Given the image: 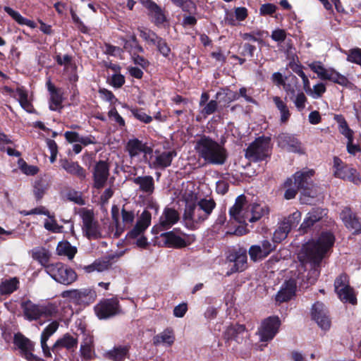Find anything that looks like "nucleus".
I'll return each instance as SVG.
<instances>
[{"mask_svg":"<svg viewBox=\"0 0 361 361\" xmlns=\"http://www.w3.org/2000/svg\"><path fill=\"white\" fill-rule=\"evenodd\" d=\"M334 235L331 232H322L317 240H312L303 245L298 254L300 264L298 266V280L303 288L314 284L319 276V265L324 254L333 246Z\"/></svg>","mask_w":361,"mask_h":361,"instance_id":"nucleus-1","label":"nucleus"},{"mask_svg":"<svg viewBox=\"0 0 361 361\" xmlns=\"http://www.w3.org/2000/svg\"><path fill=\"white\" fill-rule=\"evenodd\" d=\"M215 207L216 203L213 199L186 200L183 214L185 226L190 230L197 229L209 218Z\"/></svg>","mask_w":361,"mask_h":361,"instance_id":"nucleus-2","label":"nucleus"},{"mask_svg":"<svg viewBox=\"0 0 361 361\" xmlns=\"http://www.w3.org/2000/svg\"><path fill=\"white\" fill-rule=\"evenodd\" d=\"M195 149L199 156L210 164L221 165L227 159L226 149L224 145L205 135L197 140Z\"/></svg>","mask_w":361,"mask_h":361,"instance_id":"nucleus-3","label":"nucleus"},{"mask_svg":"<svg viewBox=\"0 0 361 361\" xmlns=\"http://www.w3.org/2000/svg\"><path fill=\"white\" fill-rule=\"evenodd\" d=\"M314 171L312 169H304L295 172L293 178V184L301 190V200L307 203L308 198H314L317 195V190L312 182Z\"/></svg>","mask_w":361,"mask_h":361,"instance_id":"nucleus-4","label":"nucleus"},{"mask_svg":"<svg viewBox=\"0 0 361 361\" xmlns=\"http://www.w3.org/2000/svg\"><path fill=\"white\" fill-rule=\"evenodd\" d=\"M20 306L25 317L29 321L37 320L41 317H51L58 312L57 306L53 303L37 305L30 300L22 302Z\"/></svg>","mask_w":361,"mask_h":361,"instance_id":"nucleus-5","label":"nucleus"},{"mask_svg":"<svg viewBox=\"0 0 361 361\" xmlns=\"http://www.w3.org/2000/svg\"><path fill=\"white\" fill-rule=\"evenodd\" d=\"M137 185L139 186V190L143 192V195H139V204L157 213L159 207L152 196L154 190V178L150 176L137 177Z\"/></svg>","mask_w":361,"mask_h":361,"instance_id":"nucleus-6","label":"nucleus"},{"mask_svg":"<svg viewBox=\"0 0 361 361\" xmlns=\"http://www.w3.org/2000/svg\"><path fill=\"white\" fill-rule=\"evenodd\" d=\"M46 273L56 282L66 286L73 283L77 279V274L74 270L61 262L47 266Z\"/></svg>","mask_w":361,"mask_h":361,"instance_id":"nucleus-7","label":"nucleus"},{"mask_svg":"<svg viewBox=\"0 0 361 361\" xmlns=\"http://www.w3.org/2000/svg\"><path fill=\"white\" fill-rule=\"evenodd\" d=\"M334 175L335 177L348 180L355 185L361 183V177L357 170L345 164L337 157L334 158Z\"/></svg>","mask_w":361,"mask_h":361,"instance_id":"nucleus-8","label":"nucleus"},{"mask_svg":"<svg viewBox=\"0 0 361 361\" xmlns=\"http://www.w3.org/2000/svg\"><path fill=\"white\" fill-rule=\"evenodd\" d=\"M269 138L259 137L247 148L245 157L252 161L264 160L269 154Z\"/></svg>","mask_w":361,"mask_h":361,"instance_id":"nucleus-9","label":"nucleus"},{"mask_svg":"<svg viewBox=\"0 0 361 361\" xmlns=\"http://www.w3.org/2000/svg\"><path fill=\"white\" fill-rule=\"evenodd\" d=\"M229 214L232 220L239 224H247V222H250L249 204L245 195H241L237 197L235 204L229 209Z\"/></svg>","mask_w":361,"mask_h":361,"instance_id":"nucleus-10","label":"nucleus"},{"mask_svg":"<svg viewBox=\"0 0 361 361\" xmlns=\"http://www.w3.org/2000/svg\"><path fill=\"white\" fill-rule=\"evenodd\" d=\"M335 292L339 299L344 302H349L352 305L357 303V298L354 294L353 289L348 285V276L345 274H341L334 281Z\"/></svg>","mask_w":361,"mask_h":361,"instance_id":"nucleus-11","label":"nucleus"},{"mask_svg":"<svg viewBox=\"0 0 361 361\" xmlns=\"http://www.w3.org/2000/svg\"><path fill=\"white\" fill-rule=\"evenodd\" d=\"M13 343L19 349L20 355L27 361H42L40 357L32 353L34 343L21 333L14 334Z\"/></svg>","mask_w":361,"mask_h":361,"instance_id":"nucleus-12","label":"nucleus"},{"mask_svg":"<svg viewBox=\"0 0 361 361\" xmlns=\"http://www.w3.org/2000/svg\"><path fill=\"white\" fill-rule=\"evenodd\" d=\"M61 296L78 305H89L94 301L97 295L95 291L90 288H82L64 290Z\"/></svg>","mask_w":361,"mask_h":361,"instance_id":"nucleus-13","label":"nucleus"},{"mask_svg":"<svg viewBox=\"0 0 361 361\" xmlns=\"http://www.w3.org/2000/svg\"><path fill=\"white\" fill-rule=\"evenodd\" d=\"M281 321L278 317H269L262 321L257 334L262 342L272 340L279 331Z\"/></svg>","mask_w":361,"mask_h":361,"instance_id":"nucleus-14","label":"nucleus"},{"mask_svg":"<svg viewBox=\"0 0 361 361\" xmlns=\"http://www.w3.org/2000/svg\"><path fill=\"white\" fill-rule=\"evenodd\" d=\"M94 312L100 319H106L118 314L121 312L116 298L104 299L94 307Z\"/></svg>","mask_w":361,"mask_h":361,"instance_id":"nucleus-15","label":"nucleus"},{"mask_svg":"<svg viewBox=\"0 0 361 361\" xmlns=\"http://www.w3.org/2000/svg\"><path fill=\"white\" fill-rule=\"evenodd\" d=\"M227 260L233 264L232 267L227 272L228 276L235 272L243 271L247 267V250L241 247L233 249L229 252L227 256Z\"/></svg>","mask_w":361,"mask_h":361,"instance_id":"nucleus-16","label":"nucleus"},{"mask_svg":"<svg viewBox=\"0 0 361 361\" xmlns=\"http://www.w3.org/2000/svg\"><path fill=\"white\" fill-rule=\"evenodd\" d=\"M145 8L151 21L157 26L162 25L167 21L164 11L152 0H138Z\"/></svg>","mask_w":361,"mask_h":361,"instance_id":"nucleus-17","label":"nucleus"},{"mask_svg":"<svg viewBox=\"0 0 361 361\" xmlns=\"http://www.w3.org/2000/svg\"><path fill=\"white\" fill-rule=\"evenodd\" d=\"M83 231L89 239H97L102 237V233L98 221L95 220L91 210H86L82 216Z\"/></svg>","mask_w":361,"mask_h":361,"instance_id":"nucleus-18","label":"nucleus"},{"mask_svg":"<svg viewBox=\"0 0 361 361\" xmlns=\"http://www.w3.org/2000/svg\"><path fill=\"white\" fill-rule=\"evenodd\" d=\"M312 317L318 326L324 331H327L331 326V320L326 306L320 302H315L312 307Z\"/></svg>","mask_w":361,"mask_h":361,"instance_id":"nucleus-19","label":"nucleus"},{"mask_svg":"<svg viewBox=\"0 0 361 361\" xmlns=\"http://www.w3.org/2000/svg\"><path fill=\"white\" fill-rule=\"evenodd\" d=\"M109 176L108 164L105 161H99L93 168L92 178L93 186L97 189L102 188Z\"/></svg>","mask_w":361,"mask_h":361,"instance_id":"nucleus-20","label":"nucleus"},{"mask_svg":"<svg viewBox=\"0 0 361 361\" xmlns=\"http://www.w3.org/2000/svg\"><path fill=\"white\" fill-rule=\"evenodd\" d=\"M179 220L178 212L169 207H166L159 217V224L154 226L152 230H168Z\"/></svg>","mask_w":361,"mask_h":361,"instance_id":"nucleus-21","label":"nucleus"},{"mask_svg":"<svg viewBox=\"0 0 361 361\" xmlns=\"http://www.w3.org/2000/svg\"><path fill=\"white\" fill-rule=\"evenodd\" d=\"M278 145L280 147L288 152L303 154L301 142L298 138L288 133H281L277 137Z\"/></svg>","mask_w":361,"mask_h":361,"instance_id":"nucleus-22","label":"nucleus"},{"mask_svg":"<svg viewBox=\"0 0 361 361\" xmlns=\"http://www.w3.org/2000/svg\"><path fill=\"white\" fill-rule=\"evenodd\" d=\"M297 281L294 279L286 281L276 295V301L280 303L290 300L295 294Z\"/></svg>","mask_w":361,"mask_h":361,"instance_id":"nucleus-23","label":"nucleus"},{"mask_svg":"<svg viewBox=\"0 0 361 361\" xmlns=\"http://www.w3.org/2000/svg\"><path fill=\"white\" fill-rule=\"evenodd\" d=\"M340 218L348 229L353 231L355 234L357 233L358 228H360L361 221L349 207L342 209Z\"/></svg>","mask_w":361,"mask_h":361,"instance_id":"nucleus-24","label":"nucleus"},{"mask_svg":"<svg viewBox=\"0 0 361 361\" xmlns=\"http://www.w3.org/2000/svg\"><path fill=\"white\" fill-rule=\"evenodd\" d=\"M47 90L50 94L49 109L51 111H58L63 108L62 102L63 92L61 89L56 87L51 82L48 80L47 82Z\"/></svg>","mask_w":361,"mask_h":361,"instance_id":"nucleus-25","label":"nucleus"},{"mask_svg":"<svg viewBox=\"0 0 361 361\" xmlns=\"http://www.w3.org/2000/svg\"><path fill=\"white\" fill-rule=\"evenodd\" d=\"M325 215H326V209L319 207L313 208L307 213V216L300 225V230L302 233H306L309 228L313 226L314 223L321 220Z\"/></svg>","mask_w":361,"mask_h":361,"instance_id":"nucleus-26","label":"nucleus"},{"mask_svg":"<svg viewBox=\"0 0 361 361\" xmlns=\"http://www.w3.org/2000/svg\"><path fill=\"white\" fill-rule=\"evenodd\" d=\"M59 324L56 321L50 323L42 331L41 335V347L43 353L46 357H51V353L49 347L47 345V342L49 337L52 336L58 329Z\"/></svg>","mask_w":361,"mask_h":361,"instance_id":"nucleus-27","label":"nucleus"},{"mask_svg":"<svg viewBox=\"0 0 361 361\" xmlns=\"http://www.w3.org/2000/svg\"><path fill=\"white\" fill-rule=\"evenodd\" d=\"M61 166L69 174L76 176L80 180H83L86 178V171L76 161L62 159L60 161Z\"/></svg>","mask_w":361,"mask_h":361,"instance_id":"nucleus-28","label":"nucleus"},{"mask_svg":"<svg viewBox=\"0 0 361 361\" xmlns=\"http://www.w3.org/2000/svg\"><path fill=\"white\" fill-rule=\"evenodd\" d=\"M78 339L66 334L62 338L58 339L50 349L54 354L57 355L62 348L70 350L77 346Z\"/></svg>","mask_w":361,"mask_h":361,"instance_id":"nucleus-29","label":"nucleus"},{"mask_svg":"<svg viewBox=\"0 0 361 361\" xmlns=\"http://www.w3.org/2000/svg\"><path fill=\"white\" fill-rule=\"evenodd\" d=\"M94 341L92 336L90 334H83L81 342L80 352L81 356L85 360H91L94 354Z\"/></svg>","mask_w":361,"mask_h":361,"instance_id":"nucleus-30","label":"nucleus"},{"mask_svg":"<svg viewBox=\"0 0 361 361\" xmlns=\"http://www.w3.org/2000/svg\"><path fill=\"white\" fill-rule=\"evenodd\" d=\"M152 144L151 142H145L137 139V159L144 160L145 161L149 160L152 157Z\"/></svg>","mask_w":361,"mask_h":361,"instance_id":"nucleus-31","label":"nucleus"},{"mask_svg":"<svg viewBox=\"0 0 361 361\" xmlns=\"http://www.w3.org/2000/svg\"><path fill=\"white\" fill-rule=\"evenodd\" d=\"M175 341V336L171 329H166L162 332L157 334L153 338V343L155 345L171 346Z\"/></svg>","mask_w":361,"mask_h":361,"instance_id":"nucleus-32","label":"nucleus"},{"mask_svg":"<svg viewBox=\"0 0 361 361\" xmlns=\"http://www.w3.org/2000/svg\"><path fill=\"white\" fill-rule=\"evenodd\" d=\"M245 328L243 324H233L227 327L225 331V337L228 340H235L240 343L243 338Z\"/></svg>","mask_w":361,"mask_h":361,"instance_id":"nucleus-33","label":"nucleus"},{"mask_svg":"<svg viewBox=\"0 0 361 361\" xmlns=\"http://www.w3.org/2000/svg\"><path fill=\"white\" fill-rule=\"evenodd\" d=\"M20 281L17 277L2 280L0 283V294L11 295L19 288Z\"/></svg>","mask_w":361,"mask_h":361,"instance_id":"nucleus-34","label":"nucleus"},{"mask_svg":"<svg viewBox=\"0 0 361 361\" xmlns=\"http://www.w3.org/2000/svg\"><path fill=\"white\" fill-rule=\"evenodd\" d=\"M249 210L250 212V222L258 221L269 212V209L267 205L257 203L249 204Z\"/></svg>","mask_w":361,"mask_h":361,"instance_id":"nucleus-35","label":"nucleus"},{"mask_svg":"<svg viewBox=\"0 0 361 361\" xmlns=\"http://www.w3.org/2000/svg\"><path fill=\"white\" fill-rule=\"evenodd\" d=\"M176 156L174 151H166L156 156L154 165L155 167L164 169L171 165L173 157Z\"/></svg>","mask_w":361,"mask_h":361,"instance_id":"nucleus-36","label":"nucleus"},{"mask_svg":"<svg viewBox=\"0 0 361 361\" xmlns=\"http://www.w3.org/2000/svg\"><path fill=\"white\" fill-rule=\"evenodd\" d=\"M145 209L141 214L139 219L137 220V226H136V231H137V237L138 235L146 230L149 226L151 224V219H152V214L148 211V209H151L150 208H147L146 206Z\"/></svg>","mask_w":361,"mask_h":361,"instance_id":"nucleus-37","label":"nucleus"},{"mask_svg":"<svg viewBox=\"0 0 361 361\" xmlns=\"http://www.w3.org/2000/svg\"><path fill=\"white\" fill-rule=\"evenodd\" d=\"M273 102L276 107L280 112V121L282 123H286L290 117V112L286 103L281 97L275 96L273 97Z\"/></svg>","mask_w":361,"mask_h":361,"instance_id":"nucleus-38","label":"nucleus"},{"mask_svg":"<svg viewBox=\"0 0 361 361\" xmlns=\"http://www.w3.org/2000/svg\"><path fill=\"white\" fill-rule=\"evenodd\" d=\"M128 349L126 346L114 347L112 350L106 351L105 357L112 361H123L128 353Z\"/></svg>","mask_w":361,"mask_h":361,"instance_id":"nucleus-39","label":"nucleus"},{"mask_svg":"<svg viewBox=\"0 0 361 361\" xmlns=\"http://www.w3.org/2000/svg\"><path fill=\"white\" fill-rule=\"evenodd\" d=\"M5 12H6L16 22L20 25H25L30 28H35L36 23L30 20H28L20 15L18 11H14L9 6H5L4 8Z\"/></svg>","mask_w":361,"mask_h":361,"instance_id":"nucleus-40","label":"nucleus"},{"mask_svg":"<svg viewBox=\"0 0 361 361\" xmlns=\"http://www.w3.org/2000/svg\"><path fill=\"white\" fill-rule=\"evenodd\" d=\"M56 252L59 255L66 256L69 259H71L76 254L77 249L72 246L69 242L61 241L57 245Z\"/></svg>","mask_w":361,"mask_h":361,"instance_id":"nucleus-41","label":"nucleus"},{"mask_svg":"<svg viewBox=\"0 0 361 361\" xmlns=\"http://www.w3.org/2000/svg\"><path fill=\"white\" fill-rule=\"evenodd\" d=\"M16 95L21 107L27 112L32 113L33 111V106L27 99V92L22 88H17Z\"/></svg>","mask_w":361,"mask_h":361,"instance_id":"nucleus-42","label":"nucleus"},{"mask_svg":"<svg viewBox=\"0 0 361 361\" xmlns=\"http://www.w3.org/2000/svg\"><path fill=\"white\" fill-rule=\"evenodd\" d=\"M33 192L37 200H41L48 188V183L45 179L39 178L35 181Z\"/></svg>","mask_w":361,"mask_h":361,"instance_id":"nucleus-43","label":"nucleus"},{"mask_svg":"<svg viewBox=\"0 0 361 361\" xmlns=\"http://www.w3.org/2000/svg\"><path fill=\"white\" fill-rule=\"evenodd\" d=\"M290 230V226H287L286 223L282 221L278 228L274 233L273 241L277 243H281L283 240L286 238Z\"/></svg>","mask_w":361,"mask_h":361,"instance_id":"nucleus-44","label":"nucleus"},{"mask_svg":"<svg viewBox=\"0 0 361 361\" xmlns=\"http://www.w3.org/2000/svg\"><path fill=\"white\" fill-rule=\"evenodd\" d=\"M308 66L321 80H326L330 71V68H326L320 61H314L309 63Z\"/></svg>","mask_w":361,"mask_h":361,"instance_id":"nucleus-45","label":"nucleus"},{"mask_svg":"<svg viewBox=\"0 0 361 361\" xmlns=\"http://www.w3.org/2000/svg\"><path fill=\"white\" fill-rule=\"evenodd\" d=\"M326 80L345 87L349 83L348 79L345 75L332 68H330V71Z\"/></svg>","mask_w":361,"mask_h":361,"instance_id":"nucleus-46","label":"nucleus"},{"mask_svg":"<svg viewBox=\"0 0 361 361\" xmlns=\"http://www.w3.org/2000/svg\"><path fill=\"white\" fill-rule=\"evenodd\" d=\"M343 53L347 56V61L361 67V48H353L348 51H344Z\"/></svg>","mask_w":361,"mask_h":361,"instance_id":"nucleus-47","label":"nucleus"},{"mask_svg":"<svg viewBox=\"0 0 361 361\" xmlns=\"http://www.w3.org/2000/svg\"><path fill=\"white\" fill-rule=\"evenodd\" d=\"M336 118L338 123L339 132L345 136L348 140L353 138V131L348 127L345 118L341 116H337Z\"/></svg>","mask_w":361,"mask_h":361,"instance_id":"nucleus-48","label":"nucleus"},{"mask_svg":"<svg viewBox=\"0 0 361 361\" xmlns=\"http://www.w3.org/2000/svg\"><path fill=\"white\" fill-rule=\"evenodd\" d=\"M109 262L101 261L100 259L95 260L92 264L85 266L84 267L85 271L87 273H91L93 271L102 272L109 268Z\"/></svg>","mask_w":361,"mask_h":361,"instance_id":"nucleus-49","label":"nucleus"},{"mask_svg":"<svg viewBox=\"0 0 361 361\" xmlns=\"http://www.w3.org/2000/svg\"><path fill=\"white\" fill-rule=\"evenodd\" d=\"M33 258L37 260L46 269V267L51 264H49V254L44 249L36 250L33 252Z\"/></svg>","mask_w":361,"mask_h":361,"instance_id":"nucleus-50","label":"nucleus"},{"mask_svg":"<svg viewBox=\"0 0 361 361\" xmlns=\"http://www.w3.org/2000/svg\"><path fill=\"white\" fill-rule=\"evenodd\" d=\"M248 252H249L251 260H252L254 262L261 260L267 257V255L264 253V251L261 248V245H252L250 247Z\"/></svg>","mask_w":361,"mask_h":361,"instance_id":"nucleus-51","label":"nucleus"},{"mask_svg":"<svg viewBox=\"0 0 361 361\" xmlns=\"http://www.w3.org/2000/svg\"><path fill=\"white\" fill-rule=\"evenodd\" d=\"M175 6L180 8L183 11L189 14L195 13L197 9L195 4L192 0H179Z\"/></svg>","mask_w":361,"mask_h":361,"instance_id":"nucleus-52","label":"nucleus"},{"mask_svg":"<svg viewBox=\"0 0 361 361\" xmlns=\"http://www.w3.org/2000/svg\"><path fill=\"white\" fill-rule=\"evenodd\" d=\"M285 186L288 188L284 193V197L286 200H291L294 198L298 192V190H300V189H298L293 184V179L291 178L287 179V180L285 182Z\"/></svg>","mask_w":361,"mask_h":361,"instance_id":"nucleus-53","label":"nucleus"},{"mask_svg":"<svg viewBox=\"0 0 361 361\" xmlns=\"http://www.w3.org/2000/svg\"><path fill=\"white\" fill-rule=\"evenodd\" d=\"M161 236L165 237L166 242L172 245L180 247L184 245V240L181 238L176 236L173 231L162 233Z\"/></svg>","mask_w":361,"mask_h":361,"instance_id":"nucleus-54","label":"nucleus"},{"mask_svg":"<svg viewBox=\"0 0 361 361\" xmlns=\"http://www.w3.org/2000/svg\"><path fill=\"white\" fill-rule=\"evenodd\" d=\"M290 100L293 102L296 109L299 111H302L305 108L307 99L304 92L299 91L293 99Z\"/></svg>","mask_w":361,"mask_h":361,"instance_id":"nucleus-55","label":"nucleus"},{"mask_svg":"<svg viewBox=\"0 0 361 361\" xmlns=\"http://www.w3.org/2000/svg\"><path fill=\"white\" fill-rule=\"evenodd\" d=\"M140 36L147 43L155 44L158 36L154 32L148 29L140 30Z\"/></svg>","mask_w":361,"mask_h":361,"instance_id":"nucleus-56","label":"nucleus"},{"mask_svg":"<svg viewBox=\"0 0 361 361\" xmlns=\"http://www.w3.org/2000/svg\"><path fill=\"white\" fill-rule=\"evenodd\" d=\"M326 88L324 83L319 82L313 86L312 88L310 89V92L307 93L310 96H311L313 99H319L322 94L326 92Z\"/></svg>","mask_w":361,"mask_h":361,"instance_id":"nucleus-57","label":"nucleus"},{"mask_svg":"<svg viewBox=\"0 0 361 361\" xmlns=\"http://www.w3.org/2000/svg\"><path fill=\"white\" fill-rule=\"evenodd\" d=\"M300 219L301 213L298 211H295L287 218H285L283 221L286 223L287 226H289L290 228L292 229L298 226Z\"/></svg>","mask_w":361,"mask_h":361,"instance_id":"nucleus-58","label":"nucleus"},{"mask_svg":"<svg viewBox=\"0 0 361 361\" xmlns=\"http://www.w3.org/2000/svg\"><path fill=\"white\" fill-rule=\"evenodd\" d=\"M218 107V103L216 100H210L208 103L204 104V106L201 110L200 113L204 117H207L214 114Z\"/></svg>","mask_w":361,"mask_h":361,"instance_id":"nucleus-59","label":"nucleus"},{"mask_svg":"<svg viewBox=\"0 0 361 361\" xmlns=\"http://www.w3.org/2000/svg\"><path fill=\"white\" fill-rule=\"evenodd\" d=\"M18 165L20 170L26 175H35L38 172V168L28 165L23 159H19Z\"/></svg>","mask_w":361,"mask_h":361,"instance_id":"nucleus-60","label":"nucleus"},{"mask_svg":"<svg viewBox=\"0 0 361 361\" xmlns=\"http://www.w3.org/2000/svg\"><path fill=\"white\" fill-rule=\"evenodd\" d=\"M66 196L68 200L73 202L78 205H84L85 204V200L82 197L81 193L78 191L70 190L67 192Z\"/></svg>","mask_w":361,"mask_h":361,"instance_id":"nucleus-61","label":"nucleus"},{"mask_svg":"<svg viewBox=\"0 0 361 361\" xmlns=\"http://www.w3.org/2000/svg\"><path fill=\"white\" fill-rule=\"evenodd\" d=\"M157 46L159 51L164 56H168L171 52V49L167 45L166 42L164 39H163L161 37H157V41H156V44H154Z\"/></svg>","mask_w":361,"mask_h":361,"instance_id":"nucleus-62","label":"nucleus"},{"mask_svg":"<svg viewBox=\"0 0 361 361\" xmlns=\"http://www.w3.org/2000/svg\"><path fill=\"white\" fill-rule=\"evenodd\" d=\"M264 32L261 30L252 31L250 33L242 34V37L245 40H251L253 42L262 41L260 38L263 36Z\"/></svg>","mask_w":361,"mask_h":361,"instance_id":"nucleus-63","label":"nucleus"},{"mask_svg":"<svg viewBox=\"0 0 361 361\" xmlns=\"http://www.w3.org/2000/svg\"><path fill=\"white\" fill-rule=\"evenodd\" d=\"M99 93L102 99H104L111 104H114L117 101V99L115 97L114 94L111 91H109L106 89H104V88L100 89L99 90Z\"/></svg>","mask_w":361,"mask_h":361,"instance_id":"nucleus-64","label":"nucleus"}]
</instances>
